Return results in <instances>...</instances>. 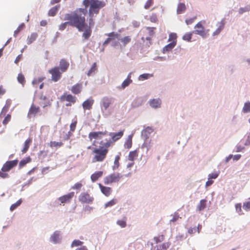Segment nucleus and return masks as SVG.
<instances>
[{
  "mask_svg": "<svg viewBox=\"0 0 250 250\" xmlns=\"http://www.w3.org/2000/svg\"><path fill=\"white\" fill-rule=\"evenodd\" d=\"M10 177V175L8 173L6 172L2 168L0 170V178L2 179H8Z\"/></svg>",
  "mask_w": 250,
  "mask_h": 250,
  "instance_id": "37998d69",
  "label": "nucleus"
},
{
  "mask_svg": "<svg viewBox=\"0 0 250 250\" xmlns=\"http://www.w3.org/2000/svg\"><path fill=\"white\" fill-rule=\"evenodd\" d=\"M32 140L31 138H29L25 140L24 143V146L21 150L22 153H25L27 152L32 143Z\"/></svg>",
  "mask_w": 250,
  "mask_h": 250,
  "instance_id": "6ab92c4d",
  "label": "nucleus"
},
{
  "mask_svg": "<svg viewBox=\"0 0 250 250\" xmlns=\"http://www.w3.org/2000/svg\"><path fill=\"white\" fill-rule=\"evenodd\" d=\"M31 161V159L29 156L22 159L19 163V168H22L23 167L25 166L27 163L30 162Z\"/></svg>",
  "mask_w": 250,
  "mask_h": 250,
  "instance_id": "a878e982",
  "label": "nucleus"
},
{
  "mask_svg": "<svg viewBox=\"0 0 250 250\" xmlns=\"http://www.w3.org/2000/svg\"><path fill=\"white\" fill-rule=\"evenodd\" d=\"M17 80L19 83H21L22 85H24L25 83V77L22 73H19L18 74Z\"/></svg>",
  "mask_w": 250,
  "mask_h": 250,
  "instance_id": "58836bf2",
  "label": "nucleus"
},
{
  "mask_svg": "<svg viewBox=\"0 0 250 250\" xmlns=\"http://www.w3.org/2000/svg\"><path fill=\"white\" fill-rule=\"evenodd\" d=\"M153 131L152 127L147 126L142 131V136L144 137L145 139L148 138L150 134Z\"/></svg>",
  "mask_w": 250,
  "mask_h": 250,
  "instance_id": "dca6fc26",
  "label": "nucleus"
},
{
  "mask_svg": "<svg viewBox=\"0 0 250 250\" xmlns=\"http://www.w3.org/2000/svg\"><path fill=\"white\" fill-rule=\"evenodd\" d=\"M149 104L152 108H159L161 104V101L159 98L154 99L149 101Z\"/></svg>",
  "mask_w": 250,
  "mask_h": 250,
  "instance_id": "f3484780",
  "label": "nucleus"
},
{
  "mask_svg": "<svg viewBox=\"0 0 250 250\" xmlns=\"http://www.w3.org/2000/svg\"><path fill=\"white\" fill-rule=\"evenodd\" d=\"M25 27V25L24 23H22L20 25L17 29L14 31V36L16 37L17 35Z\"/></svg>",
  "mask_w": 250,
  "mask_h": 250,
  "instance_id": "49530a36",
  "label": "nucleus"
},
{
  "mask_svg": "<svg viewBox=\"0 0 250 250\" xmlns=\"http://www.w3.org/2000/svg\"><path fill=\"white\" fill-rule=\"evenodd\" d=\"M106 5V2L104 1L99 0H93L91 1L90 7L88 11L89 14V25L90 27H92L94 25L93 17L94 15H97L99 13L100 9L104 7Z\"/></svg>",
  "mask_w": 250,
  "mask_h": 250,
  "instance_id": "7ed1b4c3",
  "label": "nucleus"
},
{
  "mask_svg": "<svg viewBox=\"0 0 250 250\" xmlns=\"http://www.w3.org/2000/svg\"><path fill=\"white\" fill-rule=\"evenodd\" d=\"M11 116L10 114H7V116L4 118V120L2 121V124L3 125H6L11 120Z\"/></svg>",
  "mask_w": 250,
  "mask_h": 250,
  "instance_id": "6e6d98bb",
  "label": "nucleus"
},
{
  "mask_svg": "<svg viewBox=\"0 0 250 250\" xmlns=\"http://www.w3.org/2000/svg\"><path fill=\"white\" fill-rule=\"evenodd\" d=\"M107 133V132L104 131H92L88 134L89 140L92 142L93 146H96L98 143L100 144L99 147H92L91 146L87 147L88 149L92 150L91 154L93 155L92 158L93 163L102 162L105 159L109 151V148L123 136L124 131H120L117 133L110 132L109 135L111 136V139H105L104 142V140H101Z\"/></svg>",
  "mask_w": 250,
  "mask_h": 250,
  "instance_id": "f257e3e1",
  "label": "nucleus"
},
{
  "mask_svg": "<svg viewBox=\"0 0 250 250\" xmlns=\"http://www.w3.org/2000/svg\"><path fill=\"white\" fill-rule=\"evenodd\" d=\"M243 111L244 113H248L250 112V102L246 103L244 104L243 108Z\"/></svg>",
  "mask_w": 250,
  "mask_h": 250,
  "instance_id": "09e8293b",
  "label": "nucleus"
},
{
  "mask_svg": "<svg viewBox=\"0 0 250 250\" xmlns=\"http://www.w3.org/2000/svg\"><path fill=\"white\" fill-rule=\"evenodd\" d=\"M93 104V100H87L83 104V108L84 109H90Z\"/></svg>",
  "mask_w": 250,
  "mask_h": 250,
  "instance_id": "393cba45",
  "label": "nucleus"
},
{
  "mask_svg": "<svg viewBox=\"0 0 250 250\" xmlns=\"http://www.w3.org/2000/svg\"><path fill=\"white\" fill-rule=\"evenodd\" d=\"M74 192H71L60 197L58 199L62 204L69 203L72 198L74 196Z\"/></svg>",
  "mask_w": 250,
  "mask_h": 250,
  "instance_id": "9b49d317",
  "label": "nucleus"
},
{
  "mask_svg": "<svg viewBox=\"0 0 250 250\" xmlns=\"http://www.w3.org/2000/svg\"><path fill=\"white\" fill-rule=\"evenodd\" d=\"M192 32L186 33L183 36V39L188 42H190L192 38Z\"/></svg>",
  "mask_w": 250,
  "mask_h": 250,
  "instance_id": "8fccbe9b",
  "label": "nucleus"
},
{
  "mask_svg": "<svg viewBox=\"0 0 250 250\" xmlns=\"http://www.w3.org/2000/svg\"><path fill=\"white\" fill-rule=\"evenodd\" d=\"M45 79L44 77H41L34 79L32 81V84L35 87H37L39 84Z\"/></svg>",
  "mask_w": 250,
  "mask_h": 250,
  "instance_id": "7c9ffc66",
  "label": "nucleus"
},
{
  "mask_svg": "<svg viewBox=\"0 0 250 250\" xmlns=\"http://www.w3.org/2000/svg\"><path fill=\"white\" fill-rule=\"evenodd\" d=\"M69 66V63L65 59H62L60 60L59 67V70H60L62 72H66Z\"/></svg>",
  "mask_w": 250,
  "mask_h": 250,
  "instance_id": "f8f14e48",
  "label": "nucleus"
},
{
  "mask_svg": "<svg viewBox=\"0 0 250 250\" xmlns=\"http://www.w3.org/2000/svg\"><path fill=\"white\" fill-rule=\"evenodd\" d=\"M117 203V200L116 199H112L110 201L104 204V208H106L108 207H111L115 205Z\"/></svg>",
  "mask_w": 250,
  "mask_h": 250,
  "instance_id": "e433bc0d",
  "label": "nucleus"
},
{
  "mask_svg": "<svg viewBox=\"0 0 250 250\" xmlns=\"http://www.w3.org/2000/svg\"><path fill=\"white\" fill-rule=\"evenodd\" d=\"M97 64L96 62L93 63L92 67L87 72V75L88 76L91 75L92 73H94L97 70Z\"/></svg>",
  "mask_w": 250,
  "mask_h": 250,
  "instance_id": "c03bdc74",
  "label": "nucleus"
},
{
  "mask_svg": "<svg viewBox=\"0 0 250 250\" xmlns=\"http://www.w3.org/2000/svg\"><path fill=\"white\" fill-rule=\"evenodd\" d=\"M172 218L170 220L171 222H176L178 219L180 218L179 215L178 213H175L174 214L172 215Z\"/></svg>",
  "mask_w": 250,
  "mask_h": 250,
  "instance_id": "bf43d9fd",
  "label": "nucleus"
},
{
  "mask_svg": "<svg viewBox=\"0 0 250 250\" xmlns=\"http://www.w3.org/2000/svg\"><path fill=\"white\" fill-rule=\"evenodd\" d=\"M149 20L152 22H156L158 21L157 15L155 13H152L150 16Z\"/></svg>",
  "mask_w": 250,
  "mask_h": 250,
  "instance_id": "4d7b16f0",
  "label": "nucleus"
},
{
  "mask_svg": "<svg viewBox=\"0 0 250 250\" xmlns=\"http://www.w3.org/2000/svg\"><path fill=\"white\" fill-rule=\"evenodd\" d=\"M241 208H242V206H241V204L240 203L236 204L235 205V208H236V211L239 214H243V212H242V210Z\"/></svg>",
  "mask_w": 250,
  "mask_h": 250,
  "instance_id": "13d9d810",
  "label": "nucleus"
},
{
  "mask_svg": "<svg viewBox=\"0 0 250 250\" xmlns=\"http://www.w3.org/2000/svg\"><path fill=\"white\" fill-rule=\"evenodd\" d=\"M126 218L125 217L122 220H119L117 221V224L122 228H125L126 226Z\"/></svg>",
  "mask_w": 250,
  "mask_h": 250,
  "instance_id": "a19ab883",
  "label": "nucleus"
},
{
  "mask_svg": "<svg viewBox=\"0 0 250 250\" xmlns=\"http://www.w3.org/2000/svg\"><path fill=\"white\" fill-rule=\"evenodd\" d=\"M22 199H19L18 201H17L16 202V203L12 204L11 206H10V209L11 211H13L14 210H15L17 207H18L19 206H20V205L22 203Z\"/></svg>",
  "mask_w": 250,
  "mask_h": 250,
  "instance_id": "4c0bfd02",
  "label": "nucleus"
},
{
  "mask_svg": "<svg viewBox=\"0 0 250 250\" xmlns=\"http://www.w3.org/2000/svg\"><path fill=\"white\" fill-rule=\"evenodd\" d=\"M87 12V9L80 8L72 14H66L64 20L69 21V24L76 27L79 31H83L87 26L85 18Z\"/></svg>",
  "mask_w": 250,
  "mask_h": 250,
  "instance_id": "f03ea898",
  "label": "nucleus"
},
{
  "mask_svg": "<svg viewBox=\"0 0 250 250\" xmlns=\"http://www.w3.org/2000/svg\"><path fill=\"white\" fill-rule=\"evenodd\" d=\"M131 74H129L127 76V78L124 81L122 84V87L123 88H125L126 86H128L130 83H132V81L130 79Z\"/></svg>",
  "mask_w": 250,
  "mask_h": 250,
  "instance_id": "cd10ccee",
  "label": "nucleus"
},
{
  "mask_svg": "<svg viewBox=\"0 0 250 250\" xmlns=\"http://www.w3.org/2000/svg\"><path fill=\"white\" fill-rule=\"evenodd\" d=\"M99 188L101 192L106 196H109L112 192V188L110 187H107L103 186L101 184H99Z\"/></svg>",
  "mask_w": 250,
  "mask_h": 250,
  "instance_id": "4468645a",
  "label": "nucleus"
},
{
  "mask_svg": "<svg viewBox=\"0 0 250 250\" xmlns=\"http://www.w3.org/2000/svg\"><path fill=\"white\" fill-rule=\"evenodd\" d=\"M91 28V27H90L89 25L88 24V28L86 29V28H85V30L83 34V37L84 38L85 40L88 39L91 36L92 32Z\"/></svg>",
  "mask_w": 250,
  "mask_h": 250,
  "instance_id": "c756f323",
  "label": "nucleus"
},
{
  "mask_svg": "<svg viewBox=\"0 0 250 250\" xmlns=\"http://www.w3.org/2000/svg\"><path fill=\"white\" fill-rule=\"evenodd\" d=\"M195 30L194 33L196 34L200 35L203 37H205L207 35V32L205 31L204 27L202 21L198 22L194 26Z\"/></svg>",
  "mask_w": 250,
  "mask_h": 250,
  "instance_id": "0eeeda50",
  "label": "nucleus"
},
{
  "mask_svg": "<svg viewBox=\"0 0 250 250\" xmlns=\"http://www.w3.org/2000/svg\"><path fill=\"white\" fill-rule=\"evenodd\" d=\"M83 242L79 240H74L71 244V247H77L79 246H81L83 244Z\"/></svg>",
  "mask_w": 250,
  "mask_h": 250,
  "instance_id": "5fc2aeb1",
  "label": "nucleus"
},
{
  "mask_svg": "<svg viewBox=\"0 0 250 250\" xmlns=\"http://www.w3.org/2000/svg\"><path fill=\"white\" fill-rule=\"evenodd\" d=\"M154 241H155L156 244H158L159 243H161L163 242L165 240V235H159L157 236H155L153 238Z\"/></svg>",
  "mask_w": 250,
  "mask_h": 250,
  "instance_id": "72a5a7b5",
  "label": "nucleus"
},
{
  "mask_svg": "<svg viewBox=\"0 0 250 250\" xmlns=\"http://www.w3.org/2000/svg\"><path fill=\"white\" fill-rule=\"evenodd\" d=\"M250 11V5H247L244 8H240L239 9V13L242 14L244 12Z\"/></svg>",
  "mask_w": 250,
  "mask_h": 250,
  "instance_id": "864d4df0",
  "label": "nucleus"
},
{
  "mask_svg": "<svg viewBox=\"0 0 250 250\" xmlns=\"http://www.w3.org/2000/svg\"><path fill=\"white\" fill-rule=\"evenodd\" d=\"M60 233L59 231H56L54 232L53 235L51 236V240L55 243H59L60 240Z\"/></svg>",
  "mask_w": 250,
  "mask_h": 250,
  "instance_id": "4be33fe9",
  "label": "nucleus"
},
{
  "mask_svg": "<svg viewBox=\"0 0 250 250\" xmlns=\"http://www.w3.org/2000/svg\"><path fill=\"white\" fill-rule=\"evenodd\" d=\"M224 27V23L221 22L217 29L213 33L214 36L218 35Z\"/></svg>",
  "mask_w": 250,
  "mask_h": 250,
  "instance_id": "de8ad7c7",
  "label": "nucleus"
},
{
  "mask_svg": "<svg viewBox=\"0 0 250 250\" xmlns=\"http://www.w3.org/2000/svg\"><path fill=\"white\" fill-rule=\"evenodd\" d=\"M132 137L130 136H129L128 139L125 143V147L127 149L130 148L132 146Z\"/></svg>",
  "mask_w": 250,
  "mask_h": 250,
  "instance_id": "79ce46f5",
  "label": "nucleus"
},
{
  "mask_svg": "<svg viewBox=\"0 0 250 250\" xmlns=\"http://www.w3.org/2000/svg\"><path fill=\"white\" fill-rule=\"evenodd\" d=\"M18 160H14L12 161H6L2 166L1 168L6 172H8L13 168L15 167L18 164Z\"/></svg>",
  "mask_w": 250,
  "mask_h": 250,
  "instance_id": "6e6552de",
  "label": "nucleus"
},
{
  "mask_svg": "<svg viewBox=\"0 0 250 250\" xmlns=\"http://www.w3.org/2000/svg\"><path fill=\"white\" fill-rule=\"evenodd\" d=\"M152 75H150L149 74H143L139 76V80H145L148 79L150 77H152Z\"/></svg>",
  "mask_w": 250,
  "mask_h": 250,
  "instance_id": "603ef678",
  "label": "nucleus"
},
{
  "mask_svg": "<svg viewBox=\"0 0 250 250\" xmlns=\"http://www.w3.org/2000/svg\"><path fill=\"white\" fill-rule=\"evenodd\" d=\"M59 8V6H56L51 8L48 12V15L49 16H55L58 12Z\"/></svg>",
  "mask_w": 250,
  "mask_h": 250,
  "instance_id": "2f4dec72",
  "label": "nucleus"
},
{
  "mask_svg": "<svg viewBox=\"0 0 250 250\" xmlns=\"http://www.w3.org/2000/svg\"><path fill=\"white\" fill-rule=\"evenodd\" d=\"M77 124V120L74 121L70 125V131L68 132V134L71 136L72 135V133L70 132H74L75 130L76 125Z\"/></svg>",
  "mask_w": 250,
  "mask_h": 250,
  "instance_id": "ea45409f",
  "label": "nucleus"
},
{
  "mask_svg": "<svg viewBox=\"0 0 250 250\" xmlns=\"http://www.w3.org/2000/svg\"><path fill=\"white\" fill-rule=\"evenodd\" d=\"M9 108V106H4L1 110V112L0 113V115H5L7 112Z\"/></svg>",
  "mask_w": 250,
  "mask_h": 250,
  "instance_id": "774afa93",
  "label": "nucleus"
},
{
  "mask_svg": "<svg viewBox=\"0 0 250 250\" xmlns=\"http://www.w3.org/2000/svg\"><path fill=\"white\" fill-rule=\"evenodd\" d=\"M38 34L36 33H33L30 36H28L27 39V43L30 44L34 42L38 37Z\"/></svg>",
  "mask_w": 250,
  "mask_h": 250,
  "instance_id": "5701e85b",
  "label": "nucleus"
},
{
  "mask_svg": "<svg viewBox=\"0 0 250 250\" xmlns=\"http://www.w3.org/2000/svg\"><path fill=\"white\" fill-rule=\"evenodd\" d=\"M82 186L81 183H77L72 187V188L73 189H80Z\"/></svg>",
  "mask_w": 250,
  "mask_h": 250,
  "instance_id": "69168bd1",
  "label": "nucleus"
},
{
  "mask_svg": "<svg viewBox=\"0 0 250 250\" xmlns=\"http://www.w3.org/2000/svg\"><path fill=\"white\" fill-rule=\"evenodd\" d=\"M40 112V108L39 106L32 104L28 110L27 116L29 118L35 117Z\"/></svg>",
  "mask_w": 250,
  "mask_h": 250,
  "instance_id": "1a4fd4ad",
  "label": "nucleus"
},
{
  "mask_svg": "<svg viewBox=\"0 0 250 250\" xmlns=\"http://www.w3.org/2000/svg\"><path fill=\"white\" fill-rule=\"evenodd\" d=\"M138 152L137 150L130 151L128 155V159L129 161H133L138 157Z\"/></svg>",
  "mask_w": 250,
  "mask_h": 250,
  "instance_id": "bb28decb",
  "label": "nucleus"
},
{
  "mask_svg": "<svg viewBox=\"0 0 250 250\" xmlns=\"http://www.w3.org/2000/svg\"><path fill=\"white\" fill-rule=\"evenodd\" d=\"M243 208L246 211L250 210V201L244 203Z\"/></svg>",
  "mask_w": 250,
  "mask_h": 250,
  "instance_id": "052dcab7",
  "label": "nucleus"
},
{
  "mask_svg": "<svg viewBox=\"0 0 250 250\" xmlns=\"http://www.w3.org/2000/svg\"><path fill=\"white\" fill-rule=\"evenodd\" d=\"M131 39L130 36H125L120 39L121 42L123 45L125 46L131 42Z\"/></svg>",
  "mask_w": 250,
  "mask_h": 250,
  "instance_id": "c9c22d12",
  "label": "nucleus"
},
{
  "mask_svg": "<svg viewBox=\"0 0 250 250\" xmlns=\"http://www.w3.org/2000/svg\"><path fill=\"white\" fill-rule=\"evenodd\" d=\"M61 99L62 101H66L72 104H74L76 101V97L75 96H74L71 94H67L66 93H64L61 96Z\"/></svg>",
  "mask_w": 250,
  "mask_h": 250,
  "instance_id": "ddd939ff",
  "label": "nucleus"
},
{
  "mask_svg": "<svg viewBox=\"0 0 250 250\" xmlns=\"http://www.w3.org/2000/svg\"><path fill=\"white\" fill-rule=\"evenodd\" d=\"M169 245L168 242L163 243L153 247V250H167L169 248Z\"/></svg>",
  "mask_w": 250,
  "mask_h": 250,
  "instance_id": "a211bd4d",
  "label": "nucleus"
},
{
  "mask_svg": "<svg viewBox=\"0 0 250 250\" xmlns=\"http://www.w3.org/2000/svg\"><path fill=\"white\" fill-rule=\"evenodd\" d=\"M103 172L101 171H96L91 176V179L92 182L96 181L100 177L103 175Z\"/></svg>",
  "mask_w": 250,
  "mask_h": 250,
  "instance_id": "412c9836",
  "label": "nucleus"
},
{
  "mask_svg": "<svg viewBox=\"0 0 250 250\" xmlns=\"http://www.w3.org/2000/svg\"><path fill=\"white\" fill-rule=\"evenodd\" d=\"M107 36L109 37V38H114V40L115 38H118L119 35L117 33L112 32L108 34Z\"/></svg>",
  "mask_w": 250,
  "mask_h": 250,
  "instance_id": "0e129e2a",
  "label": "nucleus"
},
{
  "mask_svg": "<svg viewBox=\"0 0 250 250\" xmlns=\"http://www.w3.org/2000/svg\"><path fill=\"white\" fill-rule=\"evenodd\" d=\"M186 10V6L184 3H179L177 8V13L180 14L184 13Z\"/></svg>",
  "mask_w": 250,
  "mask_h": 250,
  "instance_id": "b1692460",
  "label": "nucleus"
},
{
  "mask_svg": "<svg viewBox=\"0 0 250 250\" xmlns=\"http://www.w3.org/2000/svg\"><path fill=\"white\" fill-rule=\"evenodd\" d=\"M63 145V143L62 142H55V141H51L50 143L49 146L51 147H61Z\"/></svg>",
  "mask_w": 250,
  "mask_h": 250,
  "instance_id": "a18cd8bd",
  "label": "nucleus"
},
{
  "mask_svg": "<svg viewBox=\"0 0 250 250\" xmlns=\"http://www.w3.org/2000/svg\"><path fill=\"white\" fill-rule=\"evenodd\" d=\"M177 35L176 33H171L169 35V38L168 41L171 42H175V44L176 45L177 42Z\"/></svg>",
  "mask_w": 250,
  "mask_h": 250,
  "instance_id": "473e14b6",
  "label": "nucleus"
},
{
  "mask_svg": "<svg viewBox=\"0 0 250 250\" xmlns=\"http://www.w3.org/2000/svg\"><path fill=\"white\" fill-rule=\"evenodd\" d=\"M207 202V200L206 199L201 200L197 206V210L199 211L203 210L206 208Z\"/></svg>",
  "mask_w": 250,
  "mask_h": 250,
  "instance_id": "aec40b11",
  "label": "nucleus"
},
{
  "mask_svg": "<svg viewBox=\"0 0 250 250\" xmlns=\"http://www.w3.org/2000/svg\"><path fill=\"white\" fill-rule=\"evenodd\" d=\"M175 45L176 44H175V42L168 43L163 48V52L165 53L166 52L171 51L175 46Z\"/></svg>",
  "mask_w": 250,
  "mask_h": 250,
  "instance_id": "c85d7f7f",
  "label": "nucleus"
},
{
  "mask_svg": "<svg viewBox=\"0 0 250 250\" xmlns=\"http://www.w3.org/2000/svg\"><path fill=\"white\" fill-rule=\"evenodd\" d=\"M68 24H69V21L61 24L59 26V30H63L66 27L67 25Z\"/></svg>",
  "mask_w": 250,
  "mask_h": 250,
  "instance_id": "338daca9",
  "label": "nucleus"
},
{
  "mask_svg": "<svg viewBox=\"0 0 250 250\" xmlns=\"http://www.w3.org/2000/svg\"><path fill=\"white\" fill-rule=\"evenodd\" d=\"M120 159V155H118L115 156L114 162V165L113 166V169H118L119 167V160Z\"/></svg>",
  "mask_w": 250,
  "mask_h": 250,
  "instance_id": "f704fd0d",
  "label": "nucleus"
},
{
  "mask_svg": "<svg viewBox=\"0 0 250 250\" xmlns=\"http://www.w3.org/2000/svg\"><path fill=\"white\" fill-rule=\"evenodd\" d=\"M82 87V83H77L72 86L71 90L73 94H78L81 92Z\"/></svg>",
  "mask_w": 250,
  "mask_h": 250,
  "instance_id": "2eb2a0df",
  "label": "nucleus"
},
{
  "mask_svg": "<svg viewBox=\"0 0 250 250\" xmlns=\"http://www.w3.org/2000/svg\"><path fill=\"white\" fill-rule=\"evenodd\" d=\"M47 150H41L39 153V156L42 158L45 157L47 155Z\"/></svg>",
  "mask_w": 250,
  "mask_h": 250,
  "instance_id": "e2e57ef3",
  "label": "nucleus"
},
{
  "mask_svg": "<svg viewBox=\"0 0 250 250\" xmlns=\"http://www.w3.org/2000/svg\"><path fill=\"white\" fill-rule=\"evenodd\" d=\"M79 200L83 204H90L93 201L94 198L87 192H82L79 196Z\"/></svg>",
  "mask_w": 250,
  "mask_h": 250,
  "instance_id": "423d86ee",
  "label": "nucleus"
},
{
  "mask_svg": "<svg viewBox=\"0 0 250 250\" xmlns=\"http://www.w3.org/2000/svg\"><path fill=\"white\" fill-rule=\"evenodd\" d=\"M48 72L51 74V80L53 82L58 81L62 77V72L58 66H55L49 70Z\"/></svg>",
  "mask_w": 250,
  "mask_h": 250,
  "instance_id": "39448f33",
  "label": "nucleus"
},
{
  "mask_svg": "<svg viewBox=\"0 0 250 250\" xmlns=\"http://www.w3.org/2000/svg\"><path fill=\"white\" fill-rule=\"evenodd\" d=\"M219 175V173L215 172L208 175V179H216Z\"/></svg>",
  "mask_w": 250,
  "mask_h": 250,
  "instance_id": "680f3d73",
  "label": "nucleus"
},
{
  "mask_svg": "<svg viewBox=\"0 0 250 250\" xmlns=\"http://www.w3.org/2000/svg\"><path fill=\"white\" fill-rule=\"evenodd\" d=\"M153 0H147L144 5V8L148 9L153 5Z\"/></svg>",
  "mask_w": 250,
  "mask_h": 250,
  "instance_id": "3c124183",
  "label": "nucleus"
},
{
  "mask_svg": "<svg viewBox=\"0 0 250 250\" xmlns=\"http://www.w3.org/2000/svg\"><path fill=\"white\" fill-rule=\"evenodd\" d=\"M122 176L119 173H114L111 174L104 178V183L106 185H108L114 182H119Z\"/></svg>",
  "mask_w": 250,
  "mask_h": 250,
  "instance_id": "20e7f679",
  "label": "nucleus"
},
{
  "mask_svg": "<svg viewBox=\"0 0 250 250\" xmlns=\"http://www.w3.org/2000/svg\"><path fill=\"white\" fill-rule=\"evenodd\" d=\"M114 99L111 97H104L101 100V106L106 110L113 102Z\"/></svg>",
  "mask_w": 250,
  "mask_h": 250,
  "instance_id": "9d476101",
  "label": "nucleus"
}]
</instances>
